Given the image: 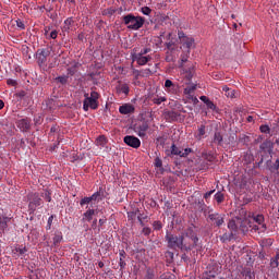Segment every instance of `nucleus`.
Returning a JSON list of instances; mask_svg holds the SVG:
<instances>
[{"label":"nucleus","mask_w":279,"mask_h":279,"mask_svg":"<svg viewBox=\"0 0 279 279\" xmlns=\"http://www.w3.org/2000/svg\"><path fill=\"white\" fill-rule=\"evenodd\" d=\"M124 143L125 145H129V147H133V149H138V147H141V140L134 135L124 136Z\"/></svg>","instance_id":"ddd939ff"},{"label":"nucleus","mask_w":279,"mask_h":279,"mask_svg":"<svg viewBox=\"0 0 279 279\" xmlns=\"http://www.w3.org/2000/svg\"><path fill=\"white\" fill-rule=\"evenodd\" d=\"M118 93H123L124 95H130V85L126 83L121 84L117 87Z\"/></svg>","instance_id":"c756f323"},{"label":"nucleus","mask_w":279,"mask_h":279,"mask_svg":"<svg viewBox=\"0 0 279 279\" xmlns=\"http://www.w3.org/2000/svg\"><path fill=\"white\" fill-rule=\"evenodd\" d=\"M197 88V85L189 86L184 89V95H192V93H195Z\"/></svg>","instance_id":"de8ad7c7"},{"label":"nucleus","mask_w":279,"mask_h":279,"mask_svg":"<svg viewBox=\"0 0 279 279\" xmlns=\"http://www.w3.org/2000/svg\"><path fill=\"white\" fill-rule=\"evenodd\" d=\"M185 236V244L190 245V252L195 250L199 243V238L197 236V232H195V225H191L183 232V238Z\"/></svg>","instance_id":"7ed1b4c3"},{"label":"nucleus","mask_w":279,"mask_h":279,"mask_svg":"<svg viewBox=\"0 0 279 279\" xmlns=\"http://www.w3.org/2000/svg\"><path fill=\"white\" fill-rule=\"evenodd\" d=\"M121 21L128 29H132L133 32H138V29L145 25V17L138 15L136 16L132 13L123 15Z\"/></svg>","instance_id":"f03ea898"},{"label":"nucleus","mask_w":279,"mask_h":279,"mask_svg":"<svg viewBox=\"0 0 279 279\" xmlns=\"http://www.w3.org/2000/svg\"><path fill=\"white\" fill-rule=\"evenodd\" d=\"M72 25H73V19L72 17H68L64 21V26H63L64 32H69V29H71Z\"/></svg>","instance_id":"79ce46f5"},{"label":"nucleus","mask_w":279,"mask_h":279,"mask_svg":"<svg viewBox=\"0 0 279 279\" xmlns=\"http://www.w3.org/2000/svg\"><path fill=\"white\" fill-rule=\"evenodd\" d=\"M96 145H99L100 147H106L108 145V137L106 135H100L96 138Z\"/></svg>","instance_id":"cd10ccee"},{"label":"nucleus","mask_w":279,"mask_h":279,"mask_svg":"<svg viewBox=\"0 0 279 279\" xmlns=\"http://www.w3.org/2000/svg\"><path fill=\"white\" fill-rule=\"evenodd\" d=\"M251 141H252V138H250V136L242 134L239 136L238 143H240V145H250Z\"/></svg>","instance_id":"c9c22d12"},{"label":"nucleus","mask_w":279,"mask_h":279,"mask_svg":"<svg viewBox=\"0 0 279 279\" xmlns=\"http://www.w3.org/2000/svg\"><path fill=\"white\" fill-rule=\"evenodd\" d=\"M189 53H191V50H187L186 53L181 54V65L184 66L185 62H189Z\"/></svg>","instance_id":"49530a36"},{"label":"nucleus","mask_w":279,"mask_h":279,"mask_svg":"<svg viewBox=\"0 0 279 279\" xmlns=\"http://www.w3.org/2000/svg\"><path fill=\"white\" fill-rule=\"evenodd\" d=\"M161 279H175V275H162Z\"/></svg>","instance_id":"774afa93"},{"label":"nucleus","mask_w":279,"mask_h":279,"mask_svg":"<svg viewBox=\"0 0 279 279\" xmlns=\"http://www.w3.org/2000/svg\"><path fill=\"white\" fill-rule=\"evenodd\" d=\"M211 143H214V145L222 146L223 145V134H221V132H219V131H216L214 133V138H213Z\"/></svg>","instance_id":"5701e85b"},{"label":"nucleus","mask_w":279,"mask_h":279,"mask_svg":"<svg viewBox=\"0 0 279 279\" xmlns=\"http://www.w3.org/2000/svg\"><path fill=\"white\" fill-rule=\"evenodd\" d=\"M207 221L208 223H211L214 228H221V226L226 223V215L219 214V213H213V209H210L207 213Z\"/></svg>","instance_id":"423d86ee"},{"label":"nucleus","mask_w":279,"mask_h":279,"mask_svg":"<svg viewBox=\"0 0 279 279\" xmlns=\"http://www.w3.org/2000/svg\"><path fill=\"white\" fill-rule=\"evenodd\" d=\"M136 109L131 104H124L119 107L120 114H134Z\"/></svg>","instance_id":"a211bd4d"},{"label":"nucleus","mask_w":279,"mask_h":279,"mask_svg":"<svg viewBox=\"0 0 279 279\" xmlns=\"http://www.w3.org/2000/svg\"><path fill=\"white\" fill-rule=\"evenodd\" d=\"M178 36H179V40H180L181 45H183V47H186L187 51H190L191 47H193V45L195 43V39L186 36L184 34V32H182V31L178 33Z\"/></svg>","instance_id":"6e6552de"},{"label":"nucleus","mask_w":279,"mask_h":279,"mask_svg":"<svg viewBox=\"0 0 279 279\" xmlns=\"http://www.w3.org/2000/svg\"><path fill=\"white\" fill-rule=\"evenodd\" d=\"M166 47L168 49V51L171 53L172 51H175V44H173V41L167 43Z\"/></svg>","instance_id":"4d7b16f0"},{"label":"nucleus","mask_w":279,"mask_h":279,"mask_svg":"<svg viewBox=\"0 0 279 279\" xmlns=\"http://www.w3.org/2000/svg\"><path fill=\"white\" fill-rule=\"evenodd\" d=\"M26 199L28 202V213L29 215H34L36 213V208L43 206L45 202H43V198L40 197V193L38 192H29L26 195Z\"/></svg>","instance_id":"39448f33"},{"label":"nucleus","mask_w":279,"mask_h":279,"mask_svg":"<svg viewBox=\"0 0 279 279\" xmlns=\"http://www.w3.org/2000/svg\"><path fill=\"white\" fill-rule=\"evenodd\" d=\"M205 105L208 110H213V112H216L217 114L221 112V109H219V107H217V105H215V102H213L211 100H208Z\"/></svg>","instance_id":"c85d7f7f"},{"label":"nucleus","mask_w":279,"mask_h":279,"mask_svg":"<svg viewBox=\"0 0 279 279\" xmlns=\"http://www.w3.org/2000/svg\"><path fill=\"white\" fill-rule=\"evenodd\" d=\"M62 242V232H58L53 236V245H58Z\"/></svg>","instance_id":"a18cd8bd"},{"label":"nucleus","mask_w":279,"mask_h":279,"mask_svg":"<svg viewBox=\"0 0 279 279\" xmlns=\"http://www.w3.org/2000/svg\"><path fill=\"white\" fill-rule=\"evenodd\" d=\"M116 13H117V9H112V8L105 9L102 11L104 16H112Z\"/></svg>","instance_id":"37998d69"},{"label":"nucleus","mask_w":279,"mask_h":279,"mask_svg":"<svg viewBox=\"0 0 279 279\" xmlns=\"http://www.w3.org/2000/svg\"><path fill=\"white\" fill-rule=\"evenodd\" d=\"M95 213H97V210L88 208V209L83 214L82 221H83V222H84V221H93V217H95Z\"/></svg>","instance_id":"393cba45"},{"label":"nucleus","mask_w":279,"mask_h":279,"mask_svg":"<svg viewBox=\"0 0 279 279\" xmlns=\"http://www.w3.org/2000/svg\"><path fill=\"white\" fill-rule=\"evenodd\" d=\"M143 279H156V274H154V271L148 268Z\"/></svg>","instance_id":"c03bdc74"},{"label":"nucleus","mask_w":279,"mask_h":279,"mask_svg":"<svg viewBox=\"0 0 279 279\" xmlns=\"http://www.w3.org/2000/svg\"><path fill=\"white\" fill-rule=\"evenodd\" d=\"M40 197H44L46 202L50 203L51 202V190L45 189L44 192H41Z\"/></svg>","instance_id":"4c0bfd02"},{"label":"nucleus","mask_w":279,"mask_h":279,"mask_svg":"<svg viewBox=\"0 0 279 279\" xmlns=\"http://www.w3.org/2000/svg\"><path fill=\"white\" fill-rule=\"evenodd\" d=\"M207 271H205L204 276L205 279H213V278H217V274H219V268L215 265H209L207 267Z\"/></svg>","instance_id":"2eb2a0df"},{"label":"nucleus","mask_w":279,"mask_h":279,"mask_svg":"<svg viewBox=\"0 0 279 279\" xmlns=\"http://www.w3.org/2000/svg\"><path fill=\"white\" fill-rule=\"evenodd\" d=\"M8 86H19V82L16 80L9 78L7 81Z\"/></svg>","instance_id":"680f3d73"},{"label":"nucleus","mask_w":279,"mask_h":279,"mask_svg":"<svg viewBox=\"0 0 279 279\" xmlns=\"http://www.w3.org/2000/svg\"><path fill=\"white\" fill-rule=\"evenodd\" d=\"M178 117H180V113H178L177 111H173V110L163 112V119L168 123H173V122L178 121Z\"/></svg>","instance_id":"dca6fc26"},{"label":"nucleus","mask_w":279,"mask_h":279,"mask_svg":"<svg viewBox=\"0 0 279 279\" xmlns=\"http://www.w3.org/2000/svg\"><path fill=\"white\" fill-rule=\"evenodd\" d=\"M238 222H239V232H242V234H245V232L250 231V228L247 227L250 226V222H247V220L238 218Z\"/></svg>","instance_id":"412c9836"},{"label":"nucleus","mask_w":279,"mask_h":279,"mask_svg":"<svg viewBox=\"0 0 279 279\" xmlns=\"http://www.w3.org/2000/svg\"><path fill=\"white\" fill-rule=\"evenodd\" d=\"M11 221H12V218L8 216L0 217V230H2V233H4L5 230H8V226Z\"/></svg>","instance_id":"aec40b11"},{"label":"nucleus","mask_w":279,"mask_h":279,"mask_svg":"<svg viewBox=\"0 0 279 279\" xmlns=\"http://www.w3.org/2000/svg\"><path fill=\"white\" fill-rule=\"evenodd\" d=\"M151 101H153V104H155V106H160V104H162V102H165V101H167V97H163V96H154L153 98H151Z\"/></svg>","instance_id":"e433bc0d"},{"label":"nucleus","mask_w":279,"mask_h":279,"mask_svg":"<svg viewBox=\"0 0 279 279\" xmlns=\"http://www.w3.org/2000/svg\"><path fill=\"white\" fill-rule=\"evenodd\" d=\"M252 219L255 221V223H257L252 227L254 232H265L267 230V225H265V216L262 214L253 215Z\"/></svg>","instance_id":"0eeeda50"},{"label":"nucleus","mask_w":279,"mask_h":279,"mask_svg":"<svg viewBox=\"0 0 279 279\" xmlns=\"http://www.w3.org/2000/svg\"><path fill=\"white\" fill-rule=\"evenodd\" d=\"M16 126L22 132H29L32 130V119L31 118H23L16 121Z\"/></svg>","instance_id":"9d476101"},{"label":"nucleus","mask_w":279,"mask_h":279,"mask_svg":"<svg viewBox=\"0 0 279 279\" xmlns=\"http://www.w3.org/2000/svg\"><path fill=\"white\" fill-rule=\"evenodd\" d=\"M142 234H144V236H149V234H151V228L144 227L142 230Z\"/></svg>","instance_id":"052dcab7"},{"label":"nucleus","mask_w":279,"mask_h":279,"mask_svg":"<svg viewBox=\"0 0 279 279\" xmlns=\"http://www.w3.org/2000/svg\"><path fill=\"white\" fill-rule=\"evenodd\" d=\"M214 199L217 202V204H223V202L226 201V195L222 192H217L214 195Z\"/></svg>","instance_id":"72a5a7b5"},{"label":"nucleus","mask_w":279,"mask_h":279,"mask_svg":"<svg viewBox=\"0 0 279 279\" xmlns=\"http://www.w3.org/2000/svg\"><path fill=\"white\" fill-rule=\"evenodd\" d=\"M259 130H260V132L263 133V134H269V132L271 131V129H269V125H262L260 128H259Z\"/></svg>","instance_id":"bf43d9fd"},{"label":"nucleus","mask_w":279,"mask_h":279,"mask_svg":"<svg viewBox=\"0 0 279 279\" xmlns=\"http://www.w3.org/2000/svg\"><path fill=\"white\" fill-rule=\"evenodd\" d=\"M141 213L140 209L133 210V211H128V219L129 221H136V215Z\"/></svg>","instance_id":"ea45409f"},{"label":"nucleus","mask_w":279,"mask_h":279,"mask_svg":"<svg viewBox=\"0 0 279 279\" xmlns=\"http://www.w3.org/2000/svg\"><path fill=\"white\" fill-rule=\"evenodd\" d=\"M84 101H83V110L88 112V109L97 110L99 108V93L92 92L90 95L88 93L84 94Z\"/></svg>","instance_id":"20e7f679"},{"label":"nucleus","mask_w":279,"mask_h":279,"mask_svg":"<svg viewBox=\"0 0 279 279\" xmlns=\"http://www.w3.org/2000/svg\"><path fill=\"white\" fill-rule=\"evenodd\" d=\"M198 210L204 214V216H208V211L210 210V207L204 203V201L198 202Z\"/></svg>","instance_id":"a878e982"},{"label":"nucleus","mask_w":279,"mask_h":279,"mask_svg":"<svg viewBox=\"0 0 279 279\" xmlns=\"http://www.w3.org/2000/svg\"><path fill=\"white\" fill-rule=\"evenodd\" d=\"M154 230L159 231L162 228V222L160 220H156L153 222Z\"/></svg>","instance_id":"864d4df0"},{"label":"nucleus","mask_w":279,"mask_h":279,"mask_svg":"<svg viewBox=\"0 0 279 279\" xmlns=\"http://www.w3.org/2000/svg\"><path fill=\"white\" fill-rule=\"evenodd\" d=\"M147 130H149V123L147 121L134 125V132H136L141 138L146 136Z\"/></svg>","instance_id":"4468645a"},{"label":"nucleus","mask_w":279,"mask_h":279,"mask_svg":"<svg viewBox=\"0 0 279 279\" xmlns=\"http://www.w3.org/2000/svg\"><path fill=\"white\" fill-rule=\"evenodd\" d=\"M155 167H157V169H160L162 167V159H160V157H157L155 159Z\"/></svg>","instance_id":"e2e57ef3"},{"label":"nucleus","mask_w":279,"mask_h":279,"mask_svg":"<svg viewBox=\"0 0 279 279\" xmlns=\"http://www.w3.org/2000/svg\"><path fill=\"white\" fill-rule=\"evenodd\" d=\"M203 158L207 160V162H215V155L213 154H208V153L203 154Z\"/></svg>","instance_id":"09e8293b"},{"label":"nucleus","mask_w":279,"mask_h":279,"mask_svg":"<svg viewBox=\"0 0 279 279\" xmlns=\"http://www.w3.org/2000/svg\"><path fill=\"white\" fill-rule=\"evenodd\" d=\"M206 135V125L201 124L198 126V134L196 135L197 141H202Z\"/></svg>","instance_id":"2f4dec72"},{"label":"nucleus","mask_w":279,"mask_h":279,"mask_svg":"<svg viewBox=\"0 0 279 279\" xmlns=\"http://www.w3.org/2000/svg\"><path fill=\"white\" fill-rule=\"evenodd\" d=\"M102 195H104V192H101V187L99 189V191L95 192L90 198H92V202H101L104 198H102Z\"/></svg>","instance_id":"bb28decb"},{"label":"nucleus","mask_w":279,"mask_h":279,"mask_svg":"<svg viewBox=\"0 0 279 279\" xmlns=\"http://www.w3.org/2000/svg\"><path fill=\"white\" fill-rule=\"evenodd\" d=\"M268 169L270 173H277L279 175V158L271 163V161H267Z\"/></svg>","instance_id":"4be33fe9"},{"label":"nucleus","mask_w":279,"mask_h":279,"mask_svg":"<svg viewBox=\"0 0 279 279\" xmlns=\"http://www.w3.org/2000/svg\"><path fill=\"white\" fill-rule=\"evenodd\" d=\"M189 154H193L192 148H185L184 151H181V158H187Z\"/></svg>","instance_id":"5fc2aeb1"},{"label":"nucleus","mask_w":279,"mask_h":279,"mask_svg":"<svg viewBox=\"0 0 279 279\" xmlns=\"http://www.w3.org/2000/svg\"><path fill=\"white\" fill-rule=\"evenodd\" d=\"M141 77H149L151 75L150 69L141 70Z\"/></svg>","instance_id":"3c124183"},{"label":"nucleus","mask_w":279,"mask_h":279,"mask_svg":"<svg viewBox=\"0 0 279 279\" xmlns=\"http://www.w3.org/2000/svg\"><path fill=\"white\" fill-rule=\"evenodd\" d=\"M54 82L64 86V85L69 84V75L57 76L54 78Z\"/></svg>","instance_id":"f704fd0d"},{"label":"nucleus","mask_w":279,"mask_h":279,"mask_svg":"<svg viewBox=\"0 0 279 279\" xmlns=\"http://www.w3.org/2000/svg\"><path fill=\"white\" fill-rule=\"evenodd\" d=\"M279 266V252L276 254L275 257L271 258L270 260V267H272L274 269H276V267Z\"/></svg>","instance_id":"a19ab883"},{"label":"nucleus","mask_w":279,"mask_h":279,"mask_svg":"<svg viewBox=\"0 0 279 279\" xmlns=\"http://www.w3.org/2000/svg\"><path fill=\"white\" fill-rule=\"evenodd\" d=\"M165 90L166 93H169V95H178V93H180V85L178 83H173L171 80H166Z\"/></svg>","instance_id":"1a4fd4ad"},{"label":"nucleus","mask_w":279,"mask_h":279,"mask_svg":"<svg viewBox=\"0 0 279 279\" xmlns=\"http://www.w3.org/2000/svg\"><path fill=\"white\" fill-rule=\"evenodd\" d=\"M68 75H71V76H73V75H75V73H77V65L76 64H74L73 66H71V68H68Z\"/></svg>","instance_id":"8fccbe9b"},{"label":"nucleus","mask_w":279,"mask_h":279,"mask_svg":"<svg viewBox=\"0 0 279 279\" xmlns=\"http://www.w3.org/2000/svg\"><path fill=\"white\" fill-rule=\"evenodd\" d=\"M228 229L230 230L231 234L236 236V234H239V218L231 219L228 222Z\"/></svg>","instance_id":"f3484780"},{"label":"nucleus","mask_w":279,"mask_h":279,"mask_svg":"<svg viewBox=\"0 0 279 279\" xmlns=\"http://www.w3.org/2000/svg\"><path fill=\"white\" fill-rule=\"evenodd\" d=\"M141 12L142 14H145V16H149V14H151V9L149 7H143Z\"/></svg>","instance_id":"6e6d98bb"},{"label":"nucleus","mask_w":279,"mask_h":279,"mask_svg":"<svg viewBox=\"0 0 279 279\" xmlns=\"http://www.w3.org/2000/svg\"><path fill=\"white\" fill-rule=\"evenodd\" d=\"M240 274L245 279H256V274L252 271V267H243Z\"/></svg>","instance_id":"6ab92c4d"},{"label":"nucleus","mask_w":279,"mask_h":279,"mask_svg":"<svg viewBox=\"0 0 279 279\" xmlns=\"http://www.w3.org/2000/svg\"><path fill=\"white\" fill-rule=\"evenodd\" d=\"M147 62H151V56H141L138 61H137V64L140 66H145V64H147Z\"/></svg>","instance_id":"7c9ffc66"},{"label":"nucleus","mask_w":279,"mask_h":279,"mask_svg":"<svg viewBox=\"0 0 279 279\" xmlns=\"http://www.w3.org/2000/svg\"><path fill=\"white\" fill-rule=\"evenodd\" d=\"M133 75H134V80L137 81L138 77H141V71L136 70V69H133Z\"/></svg>","instance_id":"69168bd1"},{"label":"nucleus","mask_w":279,"mask_h":279,"mask_svg":"<svg viewBox=\"0 0 279 279\" xmlns=\"http://www.w3.org/2000/svg\"><path fill=\"white\" fill-rule=\"evenodd\" d=\"M81 206H86V204H93V199L89 197H84L80 202Z\"/></svg>","instance_id":"603ef678"},{"label":"nucleus","mask_w":279,"mask_h":279,"mask_svg":"<svg viewBox=\"0 0 279 279\" xmlns=\"http://www.w3.org/2000/svg\"><path fill=\"white\" fill-rule=\"evenodd\" d=\"M26 95H27V93L25 90H21V92L15 93V97L17 99H25Z\"/></svg>","instance_id":"13d9d810"},{"label":"nucleus","mask_w":279,"mask_h":279,"mask_svg":"<svg viewBox=\"0 0 279 279\" xmlns=\"http://www.w3.org/2000/svg\"><path fill=\"white\" fill-rule=\"evenodd\" d=\"M49 56H51V51H49V49H47V48L38 49L36 52V58H37L38 64H45V62H47V58H49Z\"/></svg>","instance_id":"9b49d317"},{"label":"nucleus","mask_w":279,"mask_h":279,"mask_svg":"<svg viewBox=\"0 0 279 279\" xmlns=\"http://www.w3.org/2000/svg\"><path fill=\"white\" fill-rule=\"evenodd\" d=\"M119 256H120V260H119L120 269L123 270V269H125V267L128 265L125 263V258H128V253H125V250H120Z\"/></svg>","instance_id":"b1692460"},{"label":"nucleus","mask_w":279,"mask_h":279,"mask_svg":"<svg viewBox=\"0 0 279 279\" xmlns=\"http://www.w3.org/2000/svg\"><path fill=\"white\" fill-rule=\"evenodd\" d=\"M170 154H171V156H180V158L182 157V150H180V148H178V146H175V144L171 145Z\"/></svg>","instance_id":"58836bf2"},{"label":"nucleus","mask_w":279,"mask_h":279,"mask_svg":"<svg viewBox=\"0 0 279 279\" xmlns=\"http://www.w3.org/2000/svg\"><path fill=\"white\" fill-rule=\"evenodd\" d=\"M27 254V246L21 245V244H15L14 247L12 248V256L17 260V258H21V256H25Z\"/></svg>","instance_id":"f8f14e48"},{"label":"nucleus","mask_w":279,"mask_h":279,"mask_svg":"<svg viewBox=\"0 0 279 279\" xmlns=\"http://www.w3.org/2000/svg\"><path fill=\"white\" fill-rule=\"evenodd\" d=\"M167 247L169 250H181V252H191V245L186 244L184 235H177L171 232L166 233Z\"/></svg>","instance_id":"f257e3e1"},{"label":"nucleus","mask_w":279,"mask_h":279,"mask_svg":"<svg viewBox=\"0 0 279 279\" xmlns=\"http://www.w3.org/2000/svg\"><path fill=\"white\" fill-rule=\"evenodd\" d=\"M15 23L20 29H25V23H23V21L16 20Z\"/></svg>","instance_id":"338daca9"},{"label":"nucleus","mask_w":279,"mask_h":279,"mask_svg":"<svg viewBox=\"0 0 279 279\" xmlns=\"http://www.w3.org/2000/svg\"><path fill=\"white\" fill-rule=\"evenodd\" d=\"M232 239H234V235L232 232L228 233H223L221 236H220V241L221 243H228L229 241H232Z\"/></svg>","instance_id":"473e14b6"},{"label":"nucleus","mask_w":279,"mask_h":279,"mask_svg":"<svg viewBox=\"0 0 279 279\" xmlns=\"http://www.w3.org/2000/svg\"><path fill=\"white\" fill-rule=\"evenodd\" d=\"M166 62H173V54L171 52H166Z\"/></svg>","instance_id":"0e129e2a"}]
</instances>
